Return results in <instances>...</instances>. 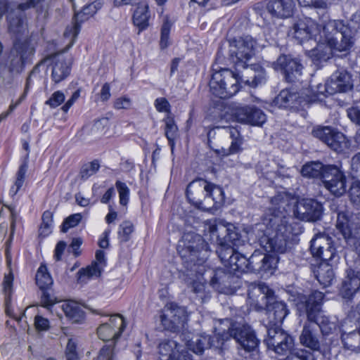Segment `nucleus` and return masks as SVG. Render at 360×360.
<instances>
[{
  "label": "nucleus",
  "instance_id": "obj_48",
  "mask_svg": "<svg viewBox=\"0 0 360 360\" xmlns=\"http://www.w3.org/2000/svg\"><path fill=\"white\" fill-rule=\"evenodd\" d=\"M62 308L66 316L74 323L80 322L84 317V312L82 308L75 302L65 303L63 305Z\"/></svg>",
  "mask_w": 360,
  "mask_h": 360
},
{
  "label": "nucleus",
  "instance_id": "obj_26",
  "mask_svg": "<svg viewBox=\"0 0 360 360\" xmlns=\"http://www.w3.org/2000/svg\"><path fill=\"white\" fill-rule=\"evenodd\" d=\"M231 116L238 122L262 127L266 116L262 110L255 106H238L232 110Z\"/></svg>",
  "mask_w": 360,
  "mask_h": 360
},
{
  "label": "nucleus",
  "instance_id": "obj_41",
  "mask_svg": "<svg viewBox=\"0 0 360 360\" xmlns=\"http://www.w3.org/2000/svg\"><path fill=\"white\" fill-rule=\"evenodd\" d=\"M341 340L345 349L360 353V329L351 332L342 331Z\"/></svg>",
  "mask_w": 360,
  "mask_h": 360
},
{
  "label": "nucleus",
  "instance_id": "obj_30",
  "mask_svg": "<svg viewBox=\"0 0 360 360\" xmlns=\"http://www.w3.org/2000/svg\"><path fill=\"white\" fill-rule=\"evenodd\" d=\"M215 128L224 130V133L228 134L232 140L231 146L228 148H222L221 150H216L217 153L222 156H228L240 153L243 150L242 145L244 140L240 134V127L217 125Z\"/></svg>",
  "mask_w": 360,
  "mask_h": 360
},
{
  "label": "nucleus",
  "instance_id": "obj_23",
  "mask_svg": "<svg viewBox=\"0 0 360 360\" xmlns=\"http://www.w3.org/2000/svg\"><path fill=\"white\" fill-rule=\"evenodd\" d=\"M41 1L24 0L23 2L18 4L16 8H11L6 15L8 32L13 34H20L24 29V11L34 8Z\"/></svg>",
  "mask_w": 360,
  "mask_h": 360
},
{
  "label": "nucleus",
  "instance_id": "obj_53",
  "mask_svg": "<svg viewBox=\"0 0 360 360\" xmlns=\"http://www.w3.org/2000/svg\"><path fill=\"white\" fill-rule=\"evenodd\" d=\"M53 213L46 210L42 214V222L39 228V235L46 236L51 232L53 221Z\"/></svg>",
  "mask_w": 360,
  "mask_h": 360
},
{
  "label": "nucleus",
  "instance_id": "obj_45",
  "mask_svg": "<svg viewBox=\"0 0 360 360\" xmlns=\"http://www.w3.org/2000/svg\"><path fill=\"white\" fill-rule=\"evenodd\" d=\"M210 335H197L191 340H188L186 346L188 349L197 354H202L205 349L210 348Z\"/></svg>",
  "mask_w": 360,
  "mask_h": 360
},
{
  "label": "nucleus",
  "instance_id": "obj_4",
  "mask_svg": "<svg viewBox=\"0 0 360 360\" xmlns=\"http://www.w3.org/2000/svg\"><path fill=\"white\" fill-rule=\"evenodd\" d=\"M186 195L193 205L202 210L217 209L225 200L222 188L202 178L194 179L188 184Z\"/></svg>",
  "mask_w": 360,
  "mask_h": 360
},
{
  "label": "nucleus",
  "instance_id": "obj_56",
  "mask_svg": "<svg viewBox=\"0 0 360 360\" xmlns=\"http://www.w3.org/2000/svg\"><path fill=\"white\" fill-rule=\"evenodd\" d=\"M108 323L116 329L118 335H121L126 327V322L124 317L120 314L112 315L109 319Z\"/></svg>",
  "mask_w": 360,
  "mask_h": 360
},
{
  "label": "nucleus",
  "instance_id": "obj_36",
  "mask_svg": "<svg viewBox=\"0 0 360 360\" xmlns=\"http://www.w3.org/2000/svg\"><path fill=\"white\" fill-rule=\"evenodd\" d=\"M96 262L85 269H81L78 274V280L82 281L84 277L91 278L93 276L98 277L101 276L102 265L105 264V253L103 250H98L96 252Z\"/></svg>",
  "mask_w": 360,
  "mask_h": 360
},
{
  "label": "nucleus",
  "instance_id": "obj_22",
  "mask_svg": "<svg viewBox=\"0 0 360 360\" xmlns=\"http://www.w3.org/2000/svg\"><path fill=\"white\" fill-rule=\"evenodd\" d=\"M275 297L274 291L264 283L252 285L248 292V301L256 311L266 309Z\"/></svg>",
  "mask_w": 360,
  "mask_h": 360
},
{
  "label": "nucleus",
  "instance_id": "obj_28",
  "mask_svg": "<svg viewBox=\"0 0 360 360\" xmlns=\"http://www.w3.org/2000/svg\"><path fill=\"white\" fill-rule=\"evenodd\" d=\"M102 6L103 3L101 0H96L84 6L80 12L75 14L72 18V25L66 27L64 35L71 37L72 40H75L80 32L81 24L96 14Z\"/></svg>",
  "mask_w": 360,
  "mask_h": 360
},
{
  "label": "nucleus",
  "instance_id": "obj_9",
  "mask_svg": "<svg viewBox=\"0 0 360 360\" xmlns=\"http://www.w3.org/2000/svg\"><path fill=\"white\" fill-rule=\"evenodd\" d=\"M256 41L250 36H245L229 41V58L238 71L245 69L255 55L254 47Z\"/></svg>",
  "mask_w": 360,
  "mask_h": 360
},
{
  "label": "nucleus",
  "instance_id": "obj_49",
  "mask_svg": "<svg viewBox=\"0 0 360 360\" xmlns=\"http://www.w3.org/2000/svg\"><path fill=\"white\" fill-rule=\"evenodd\" d=\"M165 134L167 137L169 144L173 150L175 145V140L179 136L178 127L175 124L174 119L171 117H167L165 120Z\"/></svg>",
  "mask_w": 360,
  "mask_h": 360
},
{
  "label": "nucleus",
  "instance_id": "obj_32",
  "mask_svg": "<svg viewBox=\"0 0 360 360\" xmlns=\"http://www.w3.org/2000/svg\"><path fill=\"white\" fill-rule=\"evenodd\" d=\"M295 4L294 0H267L266 8L274 18L285 19L293 14Z\"/></svg>",
  "mask_w": 360,
  "mask_h": 360
},
{
  "label": "nucleus",
  "instance_id": "obj_46",
  "mask_svg": "<svg viewBox=\"0 0 360 360\" xmlns=\"http://www.w3.org/2000/svg\"><path fill=\"white\" fill-rule=\"evenodd\" d=\"M186 269V272H183L181 275L182 279L187 285L191 286L193 292L196 294L202 292L205 289L204 284L200 281H197L194 278L193 272L197 271V266L193 267V266H189V267Z\"/></svg>",
  "mask_w": 360,
  "mask_h": 360
},
{
  "label": "nucleus",
  "instance_id": "obj_7",
  "mask_svg": "<svg viewBox=\"0 0 360 360\" xmlns=\"http://www.w3.org/2000/svg\"><path fill=\"white\" fill-rule=\"evenodd\" d=\"M184 248L179 251L186 268L202 264L209 255L210 246L202 237L194 232L185 233L182 236Z\"/></svg>",
  "mask_w": 360,
  "mask_h": 360
},
{
  "label": "nucleus",
  "instance_id": "obj_13",
  "mask_svg": "<svg viewBox=\"0 0 360 360\" xmlns=\"http://www.w3.org/2000/svg\"><path fill=\"white\" fill-rule=\"evenodd\" d=\"M242 283L239 275L229 267L216 269L210 280V285L213 288L227 295L234 294L240 288Z\"/></svg>",
  "mask_w": 360,
  "mask_h": 360
},
{
  "label": "nucleus",
  "instance_id": "obj_51",
  "mask_svg": "<svg viewBox=\"0 0 360 360\" xmlns=\"http://www.w3.org/2000/svg\"><path fill=\"white\" fill-rule=\"evenodd\" d=\"M231 338L230 333V326L227 331L224 330L221 333H218L212 336H210V348H215L222 350L223 346L225 342Z\"/></svg>",
  "mask_w": 360,
  "mask_h": 360
},
{
  "label": "nucleus",
  "instance_id": "obj_60",
  "mask_svg": "<svg viewBox=\"0 0 360 360\" xmlns=\"http://www.w3.org/2000/svg\"><path fill=\"white\" fill-rule=\"evenodd\" d=\"M41 290L42 291L41 302L43 307L49 309L58 302L56 297L52 292H49V288Z\"/></svg>",
  "mask_w": 360,
  "mask_h": 360
},
{
  "label": "nucleus",
  "instance_id": "obj_52",
  "mask_svg": "<svg viewBox=\"0 0 360 360\" xmlns=\"http://www.w3.org/2000/svg\"><path fill=\"white\" fill-rule=\"evenodd\" d=\"M100 168V163L98 160L84 164L80 169L79 176L83 181L88 179L90 176L95 174Z\"/></svg>",
  "mask_w": 360,
  "mask_h": 360
},
{
  "label": "nucleus",
  "instance_id": "obj_59",
  "mask_svg": "<svg viewBox=\"0 0 360 360\" xmlns=\"http://www.w3.org/2000/svg\"><path fill=\"white\" fill-rule=\"evenodd\" d=\"M27 167L28 166L27 162H24L20 166L18 169V171L16 174V180L14 184V186L16 187V189L14 191V195L18 193V191L20 189L24 184Z\"/></svg>",
  "mask_w": 360,
  "mask_h": 360
},
{
  "label": "nucleus",
  "instance_id": "obj_29",
  "mask_svg": "<svg viewBox=\"0 0 360 360\" xmlns=\"http://www.w3.org/2000/svg\"><path fill=\"white\" fill-rule=\"evenodd\" d=\"M278 257L256 250L248 257V272H266L276 268Z\"/></svg>",
  "mask_w": 360,
  "mask_h": 360
},
{
  "label": "nucleus",
  "instance_id": "obj_50",
  "mask_svg": "<svg viewBox=\"0 0 360 360\" xmlns=\"http://www.w3.org/2000/svg\"><path fill=\"white\" fill-rule=\"evenodd\" d=\"M36 283L40 290L49 288L53 284V279L47 272V268L41 265L36 274Z\"/></svg>",
  "mask_w": 360,
  "mask_h": 360
},
{
  "label": "nucleus",
  "instance_id": "obj_10",
  "mask_svg": "<svg viewBox=\"0 0 360 360\" xmlns=\"http://www.w3.org/2000/svg\"><path fill=\"white\" fill-rule=\"evenodd\" d=\"M264 343L267 349L273 350L279 355L290 354L295 347V340L292 335L285 332L281 327H268Z\"/></svg>",
  "mask_w": 360,
  "mask_h": 360
},
{
  "label": "nucleus",
  "instance_id": "obj_63",
  "mask_svg": "<svg viewBox=\"0 0 360 360\" xmlns=\"http://www.w3.org/2000/svg\"><path fill=\"white\" fill-rule=\"evenodd\" d=\"M311 354L307 350H300L295 353L288 355L285 360H312Z\"/></svg>",
  "mask_w": 360,
  "mask_h": 360
},
{
  "label": "nucleus",
  "instance_id": "obj_27",
  "mask_svg": "<svg viewBox=\"0 0 360 360\" xmlns=\"http://www.w3.org/2000/svg\"><path fill=\"white\" fill-rule=\"evenodd\" d=\"M322 212V205L317 200L311 198L298 200L294 208L295 217L297 219L307 221L320 220Z\"/></svg>",
  "mask_w": 360,
  "mask_h": 360
},
{
  "label": "nucleus",
  "instance_id": "obj_17",
  "mask_svg": "<svg viewBox=\"0 0 360 360\" xmlns=\"http://www.w3.org/2000/svg\"><path fill=\"white\" fill-rule=\"evenodd\" d=\"M321 182L336 197L342 196L347 193V176L341 167L335 165H327Z\"/></svg>",
  "mask_w": 360,
  "mask_h": 360
},
{
  "label": "nucleus",
  "instance_id": "obj_61",
  "mask_svg": "<svg viewBox=\"0 0 360 360\" xmlns=\"http://www.w3.org/2000/svg\"><path fill=\"white\" fill-rule=\"evenodd\" d=\"M171 27L172 25L169 20L167 19L165 20L161 28V38L160 42L161 49H165L168 46V39Z\"/></svg>",
  "mask_w": 360,
  "mask_h": 360
},
{
  "label": "nucleus",
  "instance_id": "obj_43",
  "mask_svg": "<svg viewBox=\"0 0 360 360\" xmlns=\"http://www.w3.org/2000/svg\"><path fill=\"white\" fill-rule=\"evenodd\" d=\"M13 281V276L12 274L5 275L3 281L4 292L5 294V311L8 316L13 319H15L18 321H20L21 320V318H16L13 313V310L11 309V294Z\"/></svg>",
  "mask_w": 360,
  "mask_h": 360
},
{
  "label": "nucleus",
  "instance_id": "obj_37",
  "mask_svg": "<svg viewBox=\"0 0 360 360\" xmlns=\"http://www.w3.org/2000/svg\"><path fill=\"white\" fill-rule=\"evenodd\" d=\"M158 348L159 354L162 357H167L166 360H174L184 351L182 346L174 340H162Z\"/></svg>",
  "mask_w": 360,
  "mask_h": 360
},
{
  "label": "nucleus",
  "instance_id": "obj_6",
  "mask_svg": "<svg viewBox=\"0 0 360 360\" xmlns=\"http://www.w3.org/2000/svg\"><path fill=\"white\" fill-rule=\"evenodd\" d=\"M213 70L215 72L209 82L210 90H226L228 88H236L235 90H240L245 86L256 88L265 79L262 72L255 75L253 79L250 82L249 79H243L238 72H233L228 68H221L219 71Z\"/></svg>",
  "mask_w": 360,
  "mask_h": 360
},
{
  "label": "nucleus",
  "instance_id": "obj_16",
  "mask_svg": "<svg viewBox=\"0 0 360 360\" xmlns=\"http://www.w3.org/2000/svg\"><path fill=\"white\" fill-rule=\"evenodd\" d=\"M216 252L226 267H229L237 274L248 273V258L235 248L224 243L217 246Z\"/></svg>",
  "mask_w": 360,
  "mask_h": 360
},
{
  "label": "nucleus",
  "instance_id": "obj_2",
  "mask_svg": "<svg viewBox=\"0 0 360 360\" xmlns=\"http://www.w3.org/2000/svg\"><path fill=\"white\" fill-rule=\"evenodd\" d=\"M261 226H264V235L259 239L260 245L265 251L285 253L291 238V228L282 214L269 212L263 215Z\"/></svg>",
  "mask_w": 360,
  "mask_h": 360
},
{
  "label": "nucleus",
  "instance_id": "obj_24",
  "mask_svg": "<svg viewBox=\"0 0 360 360\" xmlns=\"http://www.w3.org/2000/svg\"><path fill=\"white\" fill-rule=\"evenodd\" d=\"M276 70H280L288 83H296L300 81L302 72V64L290 56L281 55L273 64Z\"/></svg>",
  "mask_w": 360,
  "mask_h": 360
},
{
  "label": "nucleus",
  "instance_id": "obj_35",
  "mask_svg": "<svg viewBox=\"0 0 360 360\" xmlns=\"http://www.w3.org/2000/svg\"><path fill=\"white\" fill-rule=\"evenodd\" d=\"M359 290L360 278L347 274L339 288V295L345 300H352Z\"/></svg>",
  "mask_w": 360,
  "mask_h": 360
},
{
  "label": "nucleus",
  "instance_id": "obj_18",
  "mask_svg": "<svg viewBox=\"0 0 360 360\" xmlns=\"http://www.w3.org/2000/svg\"><path fill=\"white\" fill-rule=\"evenodd\" d=\"M231 338L246 352L255 351L259 344L255 330L247 323L233 322L230 323Z\"/></svg>",
  "mask_w": 360,
  "mask_h": 360
},
{
  "label": "nucleus",
  "instance_id": "obj_47",
  "mask_svg": "<svg viewBox=\"0 0 360 360\" xmlns=\"http://www.w3.org/2000/svg\"><path fill=\"white\" fill-rule=\"evenodd\" d=\"M301 6L314 7L317 9V14L323 22H326L328 18L327 11V3L324 0H297Z\"/></svg>",
  "mask_w": 360,
  "mask_h": 360
},
{
  "label": "nucleus",
  "instance_id": "obj_44",
  "mask_svg": "<svg viewBox=\"0 0 360 360\" xmlns=\"http://www.w3.org/2000/svg\"><path fill=\"white\" fill-rule=\"evenodd\" d=\"M149 18L148 4H139L133 15V22L139 28V33L148 26Z\"/></svg>",
  "mask_w": 360,
  "mask_h": 360
},
{
  "label": "nucleus",
  "instance_id": "obj_33",
  "mask_svg": "<svg viewBox=\"0 0 360 360\" xmlns=\"http://www.w3.org/2000/svg\"><path fill=\"white\" fill-rule=\"evenodd\" d=\"M354 82L347 71L335 72L327 79L325 90H352Z\"/></svg>",
  "mask_w": 360,
  "mask_h": 360
},
{
  "label": "nucleus",
  "instance_id": "obj_42",
  "mask_svg": "<svg viewBox=\"0 0 360 360\" xmlns=\"http://www.w3.org/2000/svg\"><path fill=\"white\" fill-rule=\"evenodd\" d=\"M326 166L327 165L319 161L307 162L302 167L301 174L304 177L318 179L321 181Z\"/></svg>",
  "mask_w": 360,
  "mask_h": 360
},
{
  "label": "nucleus",
  "instance_id": "obj_12",
  "mask_svg": "<svg viewBox=\"0 0 360 360\" xmlns=\"http://www.w3.org/2000/svg\"><path fill=\"white\" fill-rule=\"evenodd\" d=\"M310 252L314 257L321 262L337 263L340 258L332 237L325 232L314 236L310 242Z\"/></svg>",
  "mask_w": 360,
  "mask_h": 360
},
{
  "label": "nucleus",
  "instance_id": "obj_25",
  "mask_svg": "<svg viewBox=\"0 0 360 360\" xmlns=\"http://www.w3.org/2000/svg\"><path fill=\"white\" fill-rule=\"evenodd\" d=\"M97 333L103 341L110 342V343L104 345L101 349L96 360H115V340L120 337L116 333V329L112 328L110 323H105L98 328Z\"/></svg>",
  "mask_w": 360,
  "mask_h": 360
},
{
  "label": "nucleus",
  "instance_id": "obj_64",
  "mask_svg": "<svg viewBox=\"0 0 360 360\" xmlns=\"http://www.w3.org/2000/svg\"><path fill=\"white\" fill-rule=\"evenodd\" d=\"M65 95L60 91H55L51 97L46 101V105H49L54 108L60 105L65 101Z\"/></svg>",
  "mask_w": 360,
  "mask_h": 360
},
{
  "label": "nucleus",
  "instance_id": "obj_40",
  "mask_svg": "<svg viewBox=\"0 0 360 360\" xmlns=\"http://www.w3.org/2000/svg\"><path fill=\"white\" fill-rule=\"evenodd\" d=\"M302 345L311 349L313 351H319L320 342L318 340L314 330L310 325L305 324L300 337Z\"/></svg>",
  "mask_w": 360,
  "mask_h": 360
},
{
  "label": "nucleus",
  "instance_id": "obj_1",
  "mask_svg": "<svg viewBox=\"0 0 360 360\" xmlns=\"http://www.w3.org/2000/svg\"><path fill=\"white\" fill-rule=\"evenodd\" d=\"M360 34V15L354 14L347 21L329 20L323 22L322 34L317 38L316 46L309 51L313 63L319 65L331 58L336 52H347Z\"/></svg>",
  "mask_w": 360,
  "mask_h": 360
},
{
  "label": "nucleus",
  "instance_id": "obj_58",
  "mask_svg": "<svg viewBox=\"0 0 360 360\" xmlns=\"http://www.w3.org/2000/svg\"><path fill=\"white\" fill-rule=\"evenodd\" d=\"M115 186L119 193L120 203L124 206L129 201V189L125 183L120 181H117Z\"/></svg>",
  "mask_w": 360,
  "mask_h": 360
},
{
  "label": "nucleus",
  "instance_id": "obj_55",
  "mask_svg": "<svg viewBox=\"0 0 360 360\" xmlns=\"http://www.w3.org/2000/svg\"><path fill=\"white\" fill-rule=\"evenodd\" d=\"M348 195L351 202L354 205L360 204V181L358 179L354 180L348 191Z\"/></svg>",
  "mask_w": 360,
  "mask_h": 360
},
{
  "label": "nucleus",
  "instance_id": "obj_38",
  "mask_svg": "<svg viewBox=\"0 0 360 360\" xmlns=\"http://www.w3.org/2000/svg\"><path fill=\"white\" fill-rule=\"evenodd\" d=\"M335 263L322 262L314 271V274L318 281L325 287L331 284L335 278L333 266Z\"/></svg>",
  "mask_w": 360,
  "mask_h": 360
},
{
  "label": "nucleus",
  "instance_id": "obj_19",
  "mask_svg": "<svg viewBox=\"0 0 360 360\" xmlns=\"http://www.w3.org/2000/svg\"><path fill=\"white\" fill-rule=\"evenodd\" d=\"M74 42L72 39L67 47L61 51L50 54L45 58V61L52 65V78L56 83H58L66 78L71 70L72 57L65 55V53L71 47Z\"/></svg>",
  "mask_w": 360,
  "mask_h": 360
},
{
  "label": "nucleus",
  "instance_id": "obj_62",
  "mask_svg": "<svg viewBox=\"0 0 360 360\" xmlns=\"http://www.w3.org/2000/svg\"><path fill=\"white\" fill-rule=\"evenodd\" d=\"M119 235L122 238V241L127 242L129 239V235L134 231V226L130 221H124L120 226Z\"/></svg>",
  "mask_w": 360,
  "mask_h": 360
},
{
  "label": "nucleus",
  "instance_id": "obj_21",
  "mask_svg": "<svg viewBox=\"0 0 360 360\" xmlns=\"http://www.w3.org/2000/svg\"><path fill=\"white\" fill-rule=\"evenodd\" d=\"M186 321V309L173 302L166 305L164 314L161 316V323L164 328L173 333L184 328Z\"/></svg>",
  "mask_w": 360,
  "mask_h": 360
},
{
  "label": "nucleus",
  "instance_id": "obj_31",
  "mask_svg": "<svg viewBox=\"0 0 360 360\" xmlns=\"http://www.w3.org/2000/svg\"><path fill=\"white\" fill-rule=\"evenodd\" d=\"M266 311L268 319V323L265 326L266 329L268 327H281L285 318L289 314L287 304L283 301L277 300L276 297L269 304Z\"/></svg>",
  "mask_w": 360,
  "mask_h": 360
},
{
  "label": "nucleus",
  "instance_id": "obj_20",
  "mask_svg": "<svg viewBox=\"0 0 360 360\" xmlns=\"http://www.w3.org/2000/svg\"><path fill=\"white\" fill-rule=\"evenodd\" d=\"M206 231L217 237L218 246L225 243L236 248V247L238 248L243 243L238 229L232 224H224L219 223L216 224L210 223L207 224Z\"/></svg>",
  "mask_w": 360,
  "mask_h": 360
},
{
  "label": "nucleus",
  "instance_id": "obj_14",
  "mask_svg": "<svg viewBox=\"0 0 360 360\" xmlns=\"http://www.w3.org/2000/svg\"><path fill=\"white\" fill-rule=\"evenodd\" d=\"M351 212L339 211L337 218V229L342 234L347 245L354 251L360 252V227L352 223Z\"/></svg>",
  "mask_w": 360,
  "mask_h": 360
},
{
  "label": "nucleus",
  "instance_id": "obj_57",
  "mask_svg": "<svg viewBox=\"0 0 360 360\" xmlns=\"http://www.w3.org/2000/svg\"><path fill=\"white\" fill-rule=\"evenodd\" d=\"M82 219V216L80 213L70 215L64 220L61 231L66 233L70 228L75 227L81 221Z\"/></svg>",
  "mask_w": 360,
  "mask_h": 360
},
{
  "label": "nucleus",
  "instance_id": "obj_5",
  "mask_svg": "<svg viewBox=\"0 0 360 360\" xmlns=\"http://www.w3.org/2000/svg\"><path fill=\"white\" fill-rule=\"evenodd\" d=\"M324 294L315 290L308 296H304L298 304L300 310L303 311L310 322L315 323L320 328L323 335H328L335 329L334 322L324 314L321 309Z\"/></svg>",
  "mask_w": 360,
  "mask_h": 360
},
{
  "label": "nucleus",
  "instance_id": "obj_11",
  "mask_svg": "<svg viewBox=\"0 0 360 360\" xmlns=\"http://www.w3.org/2000/svg\"><path fill=\"white\" fill-rule=\"evenodd\" d=\"M312 135L337 153L346 154L350 149L351 141L330 127H317L313 129Z\"/></svg>",
  "mask_w": 360,
  "mask_h": 360
},
{
  "label": "nucleus",
  "instance_id": "obj_39",
  "mask_svg": "<svg viewBox=\"0 0 360 360\" xmlns=\"http://www.w3.org/2000/svg\"><path fill=\"white\" fill-rule=\"evenodd\" d=\"M289 195L285 192H278L276 195L271 197L270 202L272 205V207L269 208L264 215L267 214L269 212H273L275 214H282L285 219L286 212V206L289 205Z\"/></svg>",
  "mask_w": 360,
  "mask_h": 360
},
{
  "label": "nucleus",
  "instance_id": "obj_3",
  "mask_svg": "<svg viewBox=\"0 0 360 360\" xmlns=\"http://www.w3.org/2000/svg\"><path fill=\"white\" fill-rule=\"evenodd\" d=\"M35 53V46L30 39L15 41L6 58L0 61V84H11L14 75L20 73L30 63Z\"/></svg>",
  "mask_w": 360,
  "mask_h": 360
},
{
  "label": "nucleus",
  "instance_id": "obj_54",
  "mask_svg": "<svg viewBox=\"0 0 360 360\" xmlns=\"http://www.w3.org/2000/svg\"><path fill=\"white\" fill-rule=\"evenodd\" d=\"M46 63H47V62L45 61L44 58L34 67V68L32 69L27 79L25 90L32 87L31 85L32 83H34L41 79V75H39L40 68L41 67H44Z\"/></svg>",
  "mask_w": 360,
  "mask_h": 360
},
{
  "label": "nucleus",
  "instance_id": "obj_8",
  "mask_svg": "<svg viewBox=\"0 0 360 360\" xmlns=\"http://www.w3.org/2000/svg\"><path fill=\"white\" fill-rule=\"evenodd\" d=\"M280 91L272 101V104L278 108L299 110L310 103L321 102V96L326 97L329 91Z\"/></svg>",
  "mask_w": 360,
  "mask_h": 360
},
{
  "label": "nucleus",
  "instance_id": "obj_34",
  "mask_svg": "<svg viewBox=\"0 0 360 360\" xmlns=\"http://www.w3.org/2000/svg\"><path fill=\"white\" fill-rule=\"evenodd\" d=\"M237 91L233 94H229L228 91H214L211 97L212 105L215 110H217V115H215L216 119L220 121L225 120L228 121L231 118L227 112L224 111L226 108V100L232 97Z\"/></svg>",
  "mask_w": 360,
  "mask_h": 360
},
{
  "label": "nucleus",
  "instance_id": "obj_15",
  "mask_svg": "<svg viewBox=\"0 0 360 360\" xmlns=\"http://www.w3.org/2000/svg\"><path fill=\"white\" fill-rule=\"evenodd\" d=\"M322 25H319L310 18H304L296 20L290 30L288 34L292 36L299 44H302L309 40L316 41L322 34Z\"/></svg>",
  "mask_w": 360,
  "mask_h": 360
}]
</instances>
